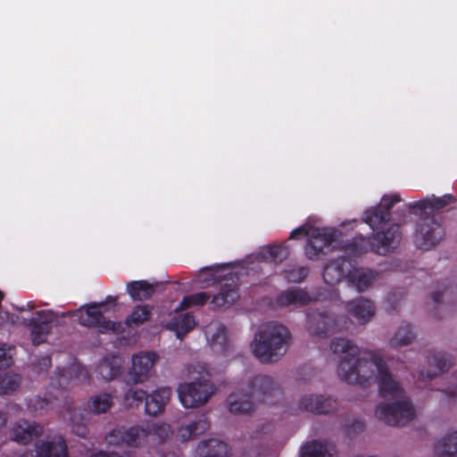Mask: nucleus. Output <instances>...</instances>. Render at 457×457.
I'll return each instance as SVG.
<instances>
[{
	"label": "nucleus",
	"mask_w": 457,
	"mask_h": 457,
	"mask_svg": "<svg viewBox=\"0 0 457 457\" xmlns=\"http://www.w3.org/2000/svg\"><path fill=\"white\" fill-rule=\"evenodd\" d=\"M330 348L335 353L345 354L338 366V377L348 384L367 386L375 380L379 395L392 403H381L376 415L389 426H405L415 417V411L408 399H403L404 390L395 379L379 351L361 352L352 341L344 337L332 339Z\"/></svg>",
	"instance_id": "obj_1"
},
{
	"label": "nucleus",
	"mask_w": 457,
	"mask_h": 457,
	"mask_svg": "<svg viewBox=\"0 0 457 457\" xmlns=\"http://www.w3.org/2000/svg\"><path fill=\"white\" fill-rule=\"evenodd\" d=\"M124 428H119L112 429L110 433L105 436V441L108 445H112L115 447H120L124 445Z\"/></svg>",
	"instance_id": "obj_40"
},
{
	"label": "nucleus",
	"mask_w": 457,
	"mask_h": 457,
	"mask_svg": "<svg viewBox=\"0 0 457 457\" xmlns=\"http://www.w3.org/2000/svg\"><path fill=\"white\" fill-rule=\"evenodd\" d=\"M346 309L361 324L367 323L375 315L374 303L363 297H359L348 303Z\"/></svg>",
	"instance_id": "obj_19"
},
{
	"label": "nucleus",
	"mask_w": 457,
	"mask_h": 457,
	"mask_svg": "<svg viewBox=\"0 0 457 457\" xmlns=\"http://www.w3.org/2000/svg\"><path fill=\"white\" fill-rule=\"evenodd\" d=\"M107 301H108V302L115 301V299H112V297H111V296H108V297H107Z\"/></svg>",
	"instance_id": "obj_57"
},
{
	"label": "nucleus",
	"mask_w": 457,
	"mask_h": 457,
	"mask_svg": "<svg viewBox=\"0 0 457 457\" xmlns=\"http://www.w3.org/2000/svg\"><path fill=\"white\" fill-rule=\"evenodd\" d=\"M42 434V426L35 422H29L28 420H21L12 426L11 430V439L21 445H28Z\"/></svg>",
	"instance_id": "obj_17"
},
{
	"label": "nucleus",
	"mask_w": 457,
	"mask_h": 457,
	"mask_svg": "<svg viewBox=\"0 0 457 457\" xmlns=\"http://www.w3.org/2000/svg\"><path fill=\"white\" fill-rule=\"evenodd\" d=\"M390 216L378 206L371 207L364 212L363 220L373 229L382 228L389 221Z\"/></svg>",
	"instance_id": "obj_32"
},
{
	"label": "nucleus",
	"mask_w": 457,
	"mask_h": 457,
	"mask_svg": "<svg viewBox=\"0 0 457 457\" xmlns=\"http://www.w3.org/2000/svg\"><path fill=\"white\" fill-rule=\"evenodd\" d=\"M151 435V431L141 426H132L124 428V445L130 447H139L146 442L147 437Z\"/></svg>",
	"instance_id": "obj_27"
},
{
	"label": "nucleus",
	"mask_w": 457,
	"mask_h": 457,
	"mask_svg": "<svg viewBox=\"0 0 457 457\" xmlns=\"http://www.w3.org/2000/svg\"><path fill=\"white\" fill-rule=\"evenodd\" d=\"M20 457H69L68 445L62 436L36 444V450H28Z\"/></svg>",
	"instance_id": "obj_10"
},
{
	"label": "nucleus",
	"mask_w": 457,
	"mask_h": 457,
	"mask_svg": "<svg viewBox=\"0 0 457 457\" xmlns=\"http://www.w3.org/2000/svg\"><path fill=\"white\" fill-rule=\"evenodd\" d=\"M291 334L288 328L277 322L262 324L251 344L253 353L263 363L277 361L288 348Z\"/></svg>",
	"instance_id": "obj_3"
},
{
	"label": "nucleus",
	"mask_w": 457,
	"mask_h": 457,
	"mask_svg": "<svg viewBox=\"0 0 457 457\" xmlns=\"http://www.w3.org/2000/svg\"><path fill=\"white\" fill-rule=\"evenodd\" d=\"M445 395L451 399H457V386L449 387L445 391Z\"/></svg>",
	"instance_id": "obj_50"
},
{
	"label": "nucleus",
	"mask_w": 457,
	"mask_h": 457,
	"mask_svg": "<svg viewBox=\"0 0 457 457\" xmlns=\"http://www.w3.org/2000/svg\"><path fill=\"white\" fill-rule=\"evenodd\" d=\"M92 457H121L118 453L116 452H108L100 450L92 454Z\"/></svg>",
	"instance_id": "obj_47"
},
{
	"label": "nucleus",
	"mask_w": 457,
	"mask_h": 457,
	"mask_svg": "<svg viewBox=\"0 0 457 457\" xmlns=\"http://www.w3.org/2000/svg\"><path fill=\"white\" fill-rule=\"evenodd\" d=\"M401 237L400 226L392 224L386 229L378 231L370 237L356 236L343 248L349 258L358 257L368 252L386 255L397 247Z\"/></svg>",
	"instance_id": "obj_4"
},
{
	"label": "nucleus",
	"mask_w": 457,
	"mask_h": 457,
	"mask_svg": "<svg viewBox=\"0 0 457 457\" xmlns=\"http://www.w3.org/2000/svg\"><path fill=\"white\" fill-rule=\"evenodd\" d=\"M289 255V248L285 245H266L261 248L258 256L267 262L280 263Z\"/></svg>",
	"instance_id": "obj_26"
},
{
	"label": "nucleus",
	"mask_w": 457,
	"mask_h": 457,
	"mask_svg": "<svg viewBox=\"0 0 457 457\" xmlns=\"http://www.w3.org/2000/svg\"><path fill=\"white\" fill-rule=\"evenodd\" d=\"M210 298L207 292H198L183 297L179 309L185 310L194 305H204Z\"/></svg>",
	"instance_id": "obj_37"
},
{
	"label": "nucleus",
	"mask_w": 457,
	"mask_h": 457,
	"mask_svg": "<svg viewBox=\"0 0 457 457\" xmlns=\"http://www.w3.org/2000/svg\"><path fill=\"white\" fill-rule=\"evenodd\" d=\"M170 396L169 387L158 388L150 395H147L145 403V411L147 415L156 416L161 413Z\"/></svg>",
	"instance_id": "obj_22"
},
{
	"label": "nucleus",
	"mask_w": 457,
	"mask_h": 457,
	"mask_svg": "<svg viewBox=\"0 0 457 457\" xmlns=\"http://www.w3.org/2000/svg\"><path fill=\"white\" fill-rule=\"evenodd\" d=\"M445 288L444 289V291L438 290V291H435V292L432 293L431 298H432V300H433V302L435 303H441V300H442V297H443V295L445 294Z\"/></svg>",
	"instance_id": "obj_49"
},
{
	"label": "nucleus",
	"mask_w": 457,
	"mask_h": 457,
	"mask_svg": "<svg viewBox=\"0 0 457 457\" xmlns=\"http://www.w3.org/2000/svg\"><path fill=\"white\" fill-rule=\"evenodd\" d=\"M35 317L29 320L28 326L31 328L32 344L39 345L46 342L47 335L52 330V323L55 317L52 311L42 310L35 313Z\"/></svg>",
	"instance_id": "obj_12"
},
{
	"label": "nucleus",
	"mask_w": 457,
	"mask_h": 457,
	"mask_svg": "<svg viewBox=\"0 0 457 457\" xmlns=\"http://www.w3.org/2000/svg\"><path fill=\"white\" fill-rule=\"evenodd\" d=\"M215 390L214 385L209 379L181 383L177 389L179 399L185 408H198L204 405Z\"/></svg>",
	"instance_id": "obj_6"
},
{
	"label": "nucleus",
	"mask_w": 457,
	"mask_h": 457,
	"mask_svg": "<svg viewBox=\"0 0 457 457\" xmlns=\"http://www.w3.org/2000/svg\"><path fill=\"white\" fill-rule=\"evenodd\" d=\"M51 403V400L46 397L35 396L29 399L28 407L33 411H42L46 410Z\"/></svg>",
	"instance_id": "obj_43"
},
{
	"label": "nucleus",
	"mask_w": 457,
	"mask_h": 457,
	"mask_svg": "<svg viewBox=\"0 0 457 457\" xmlns=\"http://www.w3.org/2000/svg\"><path fill=\"white\" fill-rule=\"evenodd\" d=\"M279 394L280 388L272 378L258 375L249 381L247 392L237 390L228 395V411L234 414L249 413L256 403H274Z\"/></svg>",
	"instance_id": "obj_2"
},
{
	"label": "nucleus",
	"mask_w": 457,
	"mask_h": 457,
	"mask_svg": "<svg viewBox=\"0 0 457 457\" xmlns=\"http://www.w3.org/2000/svg\"><path fill=\"white\" fill-rule=\"evenodd\" d=\"M90 403V408L94 413H105L112 405V395L106 393L97 395L91 398Z\"/></svg>",
	"instance_id": "obj_36"
},
{
	"label": "nucleus",
	"mask_w": 457,
	"mask_h": 457,
	"mask_svg": "<svg viewBox=\"0 0 457 457\" xmlns=\"http://www.w3.org/2000/svg\"><path fill=\"white\" fill-rule=\"evenodd\" d=\"M147 393L142 389L129 388L124 395L125 402L129 406L138 407L145 403Z\"/></svg>",
	"instance_id": "obj_39"
},
{
	"label": "nucleus",
	"mask_w": 457,
	"mask_h": 457,
	"mask_svg": "<svg viewBox=\"0 0 457 457\" xmlns=\"http://www.w3.org/2000/svg\"><path fill=\"white\" fill-rule=\"evenodd\" d=\"M415 338V334L409 323L403 322L390 339V345L394 348L410 345Z\"/></svg>",
	"instance_id": "obj_33"
},
{
	"label": "nucleus",
	"mask_w": 457,
	"mask_h": 457,
	"mask_svg": "<svg viewBox=\"0 0 457 457\" xmlns=\"http://www.w3.org/2000/svg\"><path fill=\"white\" fill-rule=\"evenodd\" d=\"M339 234L336 230H323L313 233L305 245V254L310 260H318L324 249L338 241Z\"/></svg>",
	"instance_id": "obj_13"
},
{
	"label": "nucleus",
	"mask_w": 457,
	"mask_h": 457,
	"mask_svg": "<svg viewBox=\"0 0 457 457\" xmlns=\"http://www.w3.org/2000/svg\"><path fill=\"white\" fill-rule=\"evenodd\" d=\"M162 457H179V456L175 452H168V453H164Z\"/></svg>",
	"instance_id": "obj_53"
},
{
	"label": "nucleus",
	"mask_w": 457,
	"mask_h": 457,
	"mask_svg": "<svg viewBox=\"0 0 457 457\" xmlns=\"http://www.w3.org/2000/svg\"><path fill=\"white\" fill-rule=\"evenodd\" d=\"M158 359L154 353H140L132 358V367L126 377L128 385H135L146 380Z\"/></svg>",
	"instance_id": "obj_9"
},
{
	"label": "nucleus",
	"mask_w": 457,
	"mask_h": 457,
	"mask_svg": "<svg viewBox=\"0 0 457 457\" xmlns=\"http://www.w3.org/2000/svg\"><path fill=\"white\" fill-rule=\"evenodd\" d=\"M161 282L150 283L147 280H132L127 284L126 290L135 302L149 300L155 293Z\"/></svg>",
	"instance_id": "obj_20"
},
{
	"label": "nucleus",
	"mask_w": 457,
	"mask_h": 457,
	"mask_svg": "<svg viewBox=\"0 0 457 457\" xmlns=\"http://www.w3.org/2000/svg\"><path fill=\"white\" fill-rule=\"evenodd\" d=\"M228 445L215 438L200 442L195 449L196 457H228Z\"/></svg>",
	"instance_id": "obj_21"
},
{
	"label": "nucleus",
	"mask_w": 457,
	"mask_h": 457,
	"mask_svg": "<svg viewBox=\"0 0 457 457\" xmlns=\"http://www.w3.org/2000/svg\"><path fill=\"white\" fill-rule=\"evenodd\" d=\"M97 372L104 380H112L121 372V365L117 356L104 358L97 367Z\"/></svg>",
	"instance_id": "obj_29"
},
{
	"label": "nucleus",
	"mask_w": 457,
	"mask_h": 457,
	"mask_svg": "<svg viewBox=\"0 0 457 457\" xmlns=\"http://www.w3.org/2000/svg\"><path fill=\"white\" fill-rule=\"evenodd\" d=\"M345 317H336L328 311H312L307 313V330L312 336L327 337L341 329Z\"/></svg>",
	"instance_id": "obj_8"
},
{
	"label": "nucleus",
	"mask_w": 457,
	"mask_h": 457,
	"mask_svg": "<svg viewBox=\"0 0 457 457\" xmlns=\"http://www.w3.org/2000/svg\"><path fill=\"white\" fill-rule=\"evenodd\" d=\"M427 362L433 370H420V379L422 381L431 380L437 375L446 371L451 366V361L445 353L436 351H427Z\"/></svg>",
	"instance_id": "obj_16"
},
{
	"label": "nucleus",
	"mask_w": 457,
	"mask_h": 457,
	"mask_svg": "<svg viewBox=\"0 0 457 457\" xmlns=\"http://www.w3.org/2000/svg\"><path fill=\"white\" fill-rule=\"evenodd\" d=\"M210 428V421L206 417L201 416L186 426H182L179 433L184 441L192 439L204 434Z\"/></svg>",
	"instance_id": "obj_28"
},
{
	"label": "nucleus",
	"mask_w": 457,
	"mask_h": 457,
	"mask_svg": "<svg viewBox=\"0 0 457 457\" xmlns=\"http://www.w3.org/2000/svg\"><path fill=\"white\" fill-rule=\"evenodd\" d=\"M44 363H45L46 365H50V364H51V359H50V357H46V358L44 359Z\"/></svg>",
	"instance_id": "obj_55"
},
{
	"label": "nucleus",
	"mask_w": 457,
	"mask_h": 457,
	"mask_svg": "<svg viewBox=\"0 0 457 457\" xmlns=\"http://www.w3.org/2000/svg\"><path fill=\"white\" fill-rule=\"evenodd\" d=\"M26 306L28 307L29 310H33L34 309V304L31 303V302H28Z\"/></svg>",
	"instance_id": "obj_54"
},
{
	"label": "nucleus",
	"mask_w": 457,
	"mask_h": 457,
	"mask_svg": "<svg viewBox=\"0 0 457 457\" xmlns=\"http://www.w3.org/2000/svg\"><path fill=\"white\" fill-rule=\"evenodd\" d=\"M337 408V403L332 397H325L322 395H310L302 397L298 409L314 414H328Z\"/></svg>",
	"instance_id": "obj_15"
},
{
	"label": "nucleus",
	"mask_w": 457,
	"mask_h": 457,
	"mask_svg": "<svg viewBox=\"0 0 457 457\" xmlns=\"http://www.w3.org/2000/svg\"><path fill=\"white\" fill-rule=\"evenodd\" d=\"M20 385V378L17 375L4 374L0 376V395H8L14 392Z\"/></svg>",
	"instance_id": "obj_38"
},
{
	"label": "nucleus",
	"mask_w": 457,
	"mask_h": 457,
	"mask_svg": "<svg viewBox=\"0 0 457 457\" xmlns=\"http://www.w3.org/2000/svg\"><path fill=\"white\" fill-rule=\"evenodd\" d=\"M456 201V197L451 194H445L439 197L433 195L431 197L409 203L405 206L414 215H434L433 212L442 210Z\"/></svg>",
	"instance_id": "obj_11"
},
{
	"label": "nucleus",
	"mask_w": 457,
	"mask_h": 457,
	"mask_svg": "<svg viewBox=\"0 0 457 457\" xmlns=\"http://www.w3.org/2000/svg\"><path fill=\"white\" fill-rule=\"evenodd\" d=\"M239 298L238 287L232 280L220 285V291L213 295L211 303L214 308H225L233 304Z\"/></svg>",
	"instance_id": "obj_23"
},
{
	"label": "nucleus",
	"mask_w": 457,
	"mask_h": 457,
	"mask_svg": "<svg viewBox=\"0 0 457 457\" xmlns=\"http://www.w3.org/2000/svg\"><path fill=\"white\" fill-rule=\"evenodd\" d=\"M7 423V416L4 412H0V427L5 426Z\"/></svg>",
	"instance_id": "obj_52"
},
{
	"label": "nucleus",
	"mask_w": 457,
	"mask_h": 457,
	"mask_svg": "<svg viewBox=\"0 0 457 457\" xmlns=\"http://www.w3.org/2000/svg\"><path fill=\"white\" fill-rule=\"evenodd\" d=\"M12 364V357L6 344L0 343V370H5Z\"/></svg>",
	"instance_id": "obj_44"
},
{
	"label": "nucleus",
	"mask_w": 457,
	"mask_h": 457,
	"mask_svg": "<svg viewBox=\"0 0 457 457\" xmlns=\"http://www.w3.org/2000/svg\"><path fill=\"white\" fill-rule=\"evenodd\" d=\"M377 276L378 273L374 270L356 269L353 266L347 276V281L357 291L364 292L373 284Z\"/></svg>",
	"instance_id": "obj_24"
},
{
	"label": "nucleus",
	"mask_w": 457,
	"mask_h": 457,
	"mask_svg": "<svg viewBox=\"0 0 457 457\" xmlns=\"http://www.w3.org/2000/svg\"><path fill=\"white\" fill-rule=\"evenodd\" d=\"M301 457H334L325 444L318 440L307 443L301 450Z\"/></svg>",
	"instance_id": "obj_34"
},
{
	"label": "nucleus",
	"mask_w": 457,
	"mask_h": 457,
	"mask_svg": "<svg viewBox=\"0 0 457 457\" xmlns=\"http://www.w3.org/2000/svg\"><path fill=\"white\" fill-rule=\"evenodd\" d=\"M104 305V302L93 303L77 310L75 315L78 318L79 323L87 328H95L101 334L110 332L113 334L122 333L124 328L120 322L112 321L104 316L100 308Z\"/></svg>",
	"instance_id": "obj_5"
},
{
	"label": "nucleus",
	"mask_w": 457,
	"mask_h": 457,
	"mask_svg": "<svg viewBox=\"0 0 457 457\" xmlns=\"http://www.w3.org/2000/svg\"><path fill=\"white\" fill-rule=\"evenodd\" d=\"M414 241L418 248L430 250L438 245L445 235L443 225L435 215H418Z\"/></svg>",
	"instance_id": "obj_7"
},
{
	"label": "nucleus",
	"mask_w": 457,
	"mask_h": 457,
	"mask_svg": "<svg viewBox=\"0 0 457 457\" xmlns=\"http://www.w3.org/2000/svg\"><path fill=\"white\" fill-rule=\"evenodd\" d=\"M308 235V228L305 226L298 227L293 229L290 233V239H297L300 237H304Z\"/></svg>",
	"instance_id": "obj_45"
},
{
	"label": "nucleus",
	"mask_w": 457,
	"mask_h": 457,
	"mask_svg": "<svg viewBox=\"0 0 457 457\" xmlns=\"http://www.w3.org/2000/svg\"><path fill=\"white\" fill-rule=\"evenodd\" d=\"M195 325V316L191 312H187L172 318L166 325V328L174 331L178 338L182 339L194 329Z\"/></svg>",
	"instance_id": "obj_25"
},
{
	"label": "nucleus",
	"mask_w": 457,
	"mask_h": 457,
	"mask_svg": "<svg viewBox=\"0 0 457 457\" xmlns=\"http://www.w3.org/2000/svg\"><path fill=\"white\" fill-rule=\"evenodd\" d=\"M310 269L307 266L289 265L283 270L284 278L290 283H301L309 275Z\"/></svg>",
	"instance_id": "obj_35"
},
{
	"label": "nucleus",
	"mask_w": 457,
	"mask_h": 457,
	"mask_svg": "<svg viewBox=\"0 0 457 457\" xmlns=\"http://www.w3.org/2000/svg\"><path fill=\"white\" fill-rule=\"evenodd\" d=\"M312 301L313 298L308 291L301 287H290L281 292L277 297L278 305L282 307L292 304L304 306Z\"/></svg>",
	"instance_id": "obj_18"
},
{
	"label": "nucleus",
	"mask_w": 457,
	"mask_h": 457,
	"mask_svg": "<svg viewBox=\"0 0 457 457\" xmlns=\"http://www.w3.org/2000/svg\"><path fill=\"white\" fill-rule=\"evenodd\" d=\"M154 307L149 304L136 305L131 313L126 318L125 324L128 327H138L147 320L152 316Z\"/></svg>",
	"instance_id": "obj_30"
},
{
	"label": "nucleus",
	"mask_w": 457,
	"mask_h": 457,
	"mask_svg": "<svg viewBox=\"0 0 457 457\" xmlns=\"http://www.w3.org/2000/svg\"><path fill=\"white\" fill-rule=\"evenodd\" d=\"M435 452L439 457H450L457 453V431L446 435L436 442Z\"/></svg>",
	"instance_id": "obj_31"
},
{
	"label": "nucleus",
	"mask_w": 457,
	"mask_h": 457,
	"mask_svg": "<svg viewBox=\"0 0 457 457\" xmlns=\"http://www.w3.org/2000/svg\"><path fill=\"white\" fill-rule=\"evenodd\" d=\"M154 433L160 435L162 437L168 436L170 433V426L162 424L154 428Z\"/></svg>",
	"instance_id": "obj_46"
},
{
	"label": "nucleus",
	"mask_w": 457,
	"mask_h": 457,
	"mask_svg": "<svg viewBox=\"0 0 457 457\" xmlns=\"http://www.w3.org/2000/svg\"><path fill=\"white\" fill-rule=\"evenodd\" d=\"M352 268V262L349 258H345V256L329 260L323 269L322 277L324 282L329 286H334L341 282L344 278L347 279V276Z\"/></svg>",
	"instance_id": "obj_14"
},
{
	"label": "nucleus",
	"mask_w": 457,
	"mask_h": 457,
	"mask_svg": "<svg viewBox=\"0 0 457 457\" xmlns=\"http://www.w3.org/2000/svg\"><path fill=\"white\" fill-rule=\"evenodd\" d=\"M72 430L76 435L81 437H85L87 434V428L85 425H74Z\"/></svg>",
	"instance_id": "obj_48"
},
{
	"label": "nucleus",
	"mask_w": 457,
	"mask_h": 457,
	"mask_svg": "<svg viewBox=\"0 0 457 457\" xmlns=\"http://www.w3.org/2000/svg\"><path fill=\"white\" fill-rule=\"evenodd\" d=\"M17 309H18V311H20V312H23V311H25V307H24V306L19 307V308H17Z\"/></svg>",
	"instance_id": "obj_56"
},
{
	"label": "nucleus",
	"mask_w": 457,
	"mask_h": 457,
	"mask_svg": "<svg viewBox=\"0 0 457 457\" xmlns=\"http://www.w3.org/2000/svg\"><path fill=\"white\" fill-rule=\"evenodd\" d=\"M401 202V196L398 194H394L391 195H385L380 203L377 205L384 212H386L391 217V209L393 206Z\"/></svg>",
	"instance_id": "obj_41"
},
{
	"label": "nucleus",
	"mask_w": 457,
	"mask_h": 457,
	"mask_svg": "<svg viewBox=\"0 0 457 457\" xmlns=\"http://www.w3.org/2000/svg\"><path fill=\"white\" fill-rule=\"evenodd\" d=\"M352 427L354 432H361L364 429V423L360 420H355Z\"/></svg>",
	"instance_id": "obj_51"
},
{
	"label": "nucleus",
	"mask_w": 457,
	"mask_h": 457,
	"mask_svg": "<svg viewBox=\"0 0 457 457\" xmlns=\"http://www.w3.org/2000/svg\"><path fill=\"white\" fill-rule=\"evenodd\" d=\"M213 345H220V349L225 351L228 343V329L224 325H220L216 332L212 337Z\"/></svg>",
	"instance_id": "obj_42"
}]
</instances>
